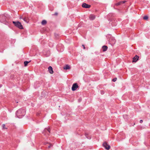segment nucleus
Listing matches in <instances>:
<instances>
[{
	"mask_svg": "<svg viewBox=\"0 0 150 150\" xmlns=\"http://www.w3.org/2000/svg\"><path fill=\"white\" fill-rule=\"evenodd\" d=\"M25 110L22 108L18 110L16 112V115L19 118H21L24 116L25 114Z\"/></svg>",
	"mask_w": 150,
	"mask_h": 150,
	"instance_id": "nucleus-1",
	"label": "nucleus"
},
{
	"mask_svg": "<svg viewBox=\"0 0 150 150\" xmlns=\"http://www.w3.org/2000/svg\"><path fill=\"white\" fill-rule=\"evenodd\" d=\"M13 23L16 27L18 28L19 29H23V26L20 22L18 21L16 22L13 21Z\"/></svg>",
	"mask_w": 150,
	"mask_h": 150,
	"instance_id": "nucleus-2",
	"label": "nucleus"
},
{
	"mask_svg": "<svg viewBox=\"0 0 150 150\" xmlns=\"http://www.w3.org/2000/svg\"><path fill=\"white\" fill-rule=\"evenodd\" d=\"M50 128H45L43 132V134L45 136L49 135L50 133Z\"/></svg>",
	"mask_w": 150,
	"mask_h": 150,
	"instance_id": "nucleus-3",
	"label": "nucleus"
},
{
	"mask_svg": "<svg viewBox=\"0 0 150 150\" xmlns=\"http://www.w3.org/2000/svg\"><path fill=\"white\" fill-rule=\"evenodd\" d=\"M78 87L79 86L77 83H74L72 85L71 88L72 90L73 91H74L76 90Z\"/></svg>",
	"mask_w": 150,
	"mask_h": 150,
	"instance_id": "nucleus-4",
	"label": "nucleus"
},
{
	"mask_svg": "<svg viewBox=\"0 0 150 150\" xmlns=\"http://www.w3.org/2000/svg\"><path fill=\"white\" fill-rule=\"evenodd\" d=\"M0 21L1 23H4L6 21V18L5 16H1L0 17Z\"/></svg>",
	"mask_w": 150,
	"mask_h": 150,
	"instance_id": "nucleus-5",
	"label": "nucleus"
},
{
	"mask_svg": "<svg viewBox=\"0 0 150 150\" xmlns=\"http://www.w3.org/2000/svg\"><path fill=\"white\" fill-rule=\"evenodd\" d=\"M103 146L107 150H109L110 148V146L107 143L105 142L103 144Z\"/></svg>",
	"mask_w": 150,
	"mask_h": 150,
	"instance_id": "nucleus-6",
	"label": "nucleus"
},
{
	"mask_svg": "<svg viewBox=\"0 0 150 150\" xmlns=\"http://www.w3.org/2000/svg\"><path fill=\"white\" fill-rule=\"evenodd\" d=\"M82 7L83 8H89L91 7V5L86 4V3H84L82 5Z\"/></svg>",
	"mask_w": 150,
	"mask_h": 150,
	"instance_id": "nucleus-7",
	"label": "nucleus"
},
{
	"mask_svg": "<svg viewBox=\"0 0 150 150\" xmlns=\"http://www.w3.org/2000/svg\"><path fill=\"white\" fill-rule=\"evenodd\" d=\"M109 41L111 44H114L115 43L116 41L115 40L114 38H111L110 39Z\"/></svg>",
	"mask_w": 150,
	"mask_h": 150,
	"instance_id": "nucleus-8",
	"label": "nucleus"
},
{
	"mask_svg": "<svg viewBox=\"0 0 150 150\" xmlns=\"http://www.w3.org/2000/svg\"><path fill=\"white\" fill-rule=\"evenodd\" d=\"M139 57L137 55H135V56L133 58L132 62H136L138 59Z\"/></svg>",
	"mask_w": 150,
	"mask_h": 150,
	"instance_id": "nucleus-9",
	"label": "nucleus"
},
{
	"mask_svg": "<svg viewBox=\"0 0 150 150\" xmlns=\"http://www.w3.org/2000/svg\"><path fill=\"white\" fill-rule=\"evenodd\" d=\"M48 71L51 74H52L53 73L52 68L51 66H50L48 68Z\"/></svg>",
	"mask_w": 150,
	"mask_h": 150,
	"instance_id": "nucleus-10",
	"label": "nucleus"
},
{
	"mask_svg": "<svg viewBox=\"0 0 150 150\" xmlns=\"http://www.w3.org/2000/svg\"><path fill=\"white\" fill-rule=\"evenodd\" d=\"M95 18V16L94 15L91 14L89 16V19L91 20H94Z\"/></svg>",
	"mask_w": 150,
	"mask_h": 150,
	"instance_id": "nucleus-11",
	"label": "nucleus"
},
{
	"mask_svg": "<svg viewBox=\"0 0 150 150\" xmlns=\"http://www.w3.org/2000/svg\"><path fill=\"white\" fill-rule=\"evenodd\" d=\"M85 135L86 138H87L88 139H91V136H89V133L87 132H86L85 133Z\"/></svg>",
	"mask_w": 150,
	"mask_h": 150,
	"instance_id": "nucleus-12",
	"label": "nucleus"
},
{
	"mask_svg": "<svg viewBox=\"0 0 150 150\" xmlns=\"http://www.w3.org/2000/svg\"><path fill=\"white\" fill-rule=\"evenodd\" d=\"M103 51L104 52L106 51L108 49V47L106 46H103L102 47Z\"/></svg>",
	"mask_w": 150,
	"mask_h": 150,
	"instance_id": "nucleus-13",
	"label": "nucleus"
},
{
	"mask_svg": "<svg viewBox=\"0 0 150 150\" xmlns=\"http://www.w3.org/2000/svg\"><path fill=\"white\" fill-rule=\"evenodd\" d=\"M70 66L68 65H66L65 67H64V69L67 70L70 69Z\"/></svg>",
	"mask_w": 150,
	"mask_h": 150,
	"instance_id": "nucleus-14",
	"label": "nucleus"
},
{
	"mask_svg": "<svg viewBox=\"0 0 150 150\" xmlns=\"http://www.w3.org/2000/svg\"><path fill=\"white\" fill-rule=\"evenodd\" d=\"M125 2V1H120V2H118V3H117V4H116V5H117V6L119 5H120V4H124Z\"/></svg>",
	"mask_w": 150,
	"mask_h": 150,
	"instance_id": "nucleus-15",
	"label": "nucleus"
},
{
	"mask_svg": "<svg viewBox=\"0 0 150 150\" xmlns=\"http://www.w3.org/2000/svg\"><path fill=\"white\" fill-rule=\"evenodd\" d=\"M47 144H49V145L48 146V147L49 148H50L51 146H52V144H51L50 143H49L48 142H45L44 143V144L45 145H46Z\"/></svg>",
	"mask_w": 150,
	"mask_h": 150,
	"instance_id": "nucleus-16",
	"label": "nucleus"
},
{
	"mask_svg": "<svg viewBox=\"0 0 150 150\" xmlns=\"http://www.w3.org/2000/svg\"><path fill=\"white\" fill-rule=\"evenodd\" d=\"M47 23V21L45 20L42 21L41 22V24L43 25H45Z\"/></svg>",
	"mask_w": 150,
	"mask_h": 150,
	"instance_id": "nucleus-17",
	"label": "nucleus"
},
{
	"mask_svg": "<svg viewBox=\"0 0 150 150\" xmlns=\"http://www.w3.org/2000/svg\"><path fill=\"white\" fill-rule=\"evenodd\" d=\"M29 62H28V61H25V62H24V66H27Z\"/></svg>",
	"mask_w": 150,
	"mask_h": 150,
	"instance_id": "nucleus-18",
	"label": "nucleus"
},
{
	"mask_svg": "<svg viewBox=\"0 0 150 150\" xmlns=\"http://www.w3.org/2000/svg\"><path fill=\"white\" fill-rule=\"evenodd\" d=\"M148 17L147 16H145L144 18H143L145 20H147L148 19Z\"/></svg>",
	"mask_w": 150,
	"mask_h": 150,
	"instance_id": "nucleus-19",
	"label": "nucleus"
},
{
	"mask_svg": "<svg viewBox=\"0 0 150 150\" xmlns=\"http://www.w3.org/2000/svg\"><path fill=\"white\" fill-rule=\"evenodd\" d=\"M23 20L26 22L28 23V22L27 21L26 18H23Z\"/></svg>",
	"mask_w": 150,
	"mask_h": 150,
	"instance_id": "nucleus-20",
	"label": "nucleus"
},
{
	"mask_svg": "<svg viewBox=\"0 0 150 150\" xmlns=\"http://www.w3.org/2000/svg\"><path fill=\"white\" fill-rule=\"evenodd\" d=\"M117 78H115L112 79V81L114 82H115L117 80Z\"/></svg>",
	"mask_w": 150,
	"mask_h": 150,
	"instance_id": "nucleus-21",
	"label": "nucleus"
},
{
	"mask_svg": "<svg viewBox=\"0 0 150 150\" xmlns=\"http://www.w3.org/2000/svg\"><path fill=\"white\" fill-rule=\"evenodd\" d=\"M3 126V129H6V128L5 127V125L4 124H3L2 125Z\"/></svg>",
	"mask_w": 150,
	"mask_h": 150,
	"instance_id": "nucleus-22",
	"label": "nucleus"
},
{
	"mask_svg": "<svg viewBox=\"0 0 150 150\" xmlns=\"http://www.w3.org/2000/svg\"><path fill=\"white\" fill-rule=\"evenodd\" d=\"M101 94H103L104 93V92L103 91H101Z\"/></svg>",
	"mask_w": 150,
	"mask_h": 150,
	"instance_id": "nucleus-23",
	"label": "nucleus"
},
{
	"mask_svg": "<svg viewBox=\"0 0 150 150\" xmlns=\"http://www.w3.org/2000/svg\"><path fill=\"white\" fill-rule=\"evenodd\" d=\"M143 122V120H140V123H142Z\"/></svg>",
	"mask_w": 150,
	"mask_h": 150,
	"instance_id": "nucleus-24",
	"label": "nucleus"
},
{
	"mask_svg": "<svg viewBox=\"0 0 150 150\" xmlns=\"http://www.w3.org/2000/svg\"><path fill=\"white\" fill-rule=\"evenodd\" d=\"M82 46L83 47V48L84 49H85V47L84 46V45H82Z\"/></svg>",
	"mask_w": 150,
	"mask_h": 150,
	"instance_id": "nucleus-25",
	"label": "nucleus"
},
{
	"mask_svg": "<svg viewBox=\"0 0 150 150\" xmlns=\"http://www.w3.org/2000/svg\"><path fill=\"white\" fill-rule=\"evenodd\" d=\"M20 19H22V17H21L20 18Z\"/></svg>",
	"mask_w": 150,
	"mask_h": 150,
	"instance_id": "nucleus-26",
	"label": "nucleus"
},
{
	"mask_svg": "<svg viewBox=\"0 0 150 150\" xmlns=\"http://www.w3.org/2000/svg\"><path fill=\"white\" fill-rule=\"evenodd\" d=\"M57 13H55V14H56V15H57Z\"/></svg>",
	"mask_w": 150,
	"mask_h": 150,
	"instance_id": "nucleus-27",
	"label": "nucleus"
}]
</instances>
